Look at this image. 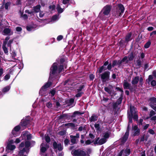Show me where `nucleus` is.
I'll return each instance as SVG.
<instances>
[{
	"label": "nucleus",
	"mask_w": 156,
	"mask_h": 156,
	"mask_svg": "<svg viewBox=\"0 0 156 156\" xmlns=\"http://www.w3.org/2000/svg\"><path fill=\"white\" fill-rule=\"evenodd\" d=\"M16 148V147L14 145H12L10 144H8L6 148V150H10L12 151L14 150Z\"/></svg>",
	"instance_id": "25"
},
{
	"label": "nucleus",
	"mask_w": 156,
	"mask_h": 156,
	"mask_svg": "<svg viewBox=\"0 0 156 156\" xmlns=\"http://www.w3.org/2000/svg\"><path fill=\"white\" fill-rule=\"evenodd\" d=\"M17 132L15 131L14 130H12V136H11V137L14 136L15 137H16L17 136Z\"/></svg>",
	"instance_id": "50"
},
{
	"label": "nucleus",
	"mask_w": 156,
	"mask_h": 156,
	"mask_svg": "<svg viewBox=\"0 0 156 156\" xmlns=\"http://www.w3.org/2000/svg\"><path fill=\"white\" fill-rule=\"evenodd\" d=\"M156 114V112L153 111V110H151L150 112L149 116L150 117H151L153 115ZM149 118V117H147L146 118V119H148Z\"/></svg>",
	"instance_id": "37"
},
{
	"label": "nucleus",
	"mask_w": 156,
	"mask_h": 156,
	"mask_svg": "<svg viewBox=\"0 0 156 156\" xmlns=\"http://www.w3.org/2000/svg\"><path fill=\"white\" fill-rule=\"evenodd\" d=\"M52 84V82L48 81L41 87L39 91V94L42 95L44 92L45 91L47 88L51 86Z\"/></svg>",
	"instance_id": "8"
},
{
	"label": "nucleus",
	"mask_w": 156,
	"mask_h": 156,
	"mask_svg": "<svg viewBox=\"0 0 156 156\" xmlns=\"http://www.w3.org/2000/svg\"><path fill=\"white\" fill-rule=\"evenodd\" d=\"M115 7L118 9L119 11L121 12L122 13H123L124 11L125 8L123 5L121 4H118L116 6H115Z\"/></svg>",
	"instance_id": "17"
},
{
	"label": "nucleus",
	"mask_w": 156,
	"mask_h": 156,
	"mask_svg": "<svg viewBox=\"0 0 156 156\" xmlns=\"http://www.w3.org/2000/svg\"><path fill=\"white\" fill-rule=\"evenodd\" d=\"M136 56V54L135 53L133 52H131L129 54L128 58V60H127L126 61V63H127L128 62L131 61L133 60L134 58Z\"/></svg>",
	"instance_id": "14"
},
{
	"label": "nucleus",
	"mask_w": 156,
	"mask_h": 156,
	"mask_svg": "<svg viewBox=\"0 0 156 156\" xmlns=\"http://www.w3.org/2000/svg\"><path fill=\"white\" fill-rule=\"evenodd\" d=\"M94 142V140H93L92 142L90 140H87L85 142V144L86 145H88L90 144L91 143L93 142Z\"/></svg>",
	"instance_id": "60"
},
{
	"label": "nucleus",
	"mask_w": 156,
	"mask_h": 156,
	"mask_svg": "<svg viewBox=\"0 0 156 156\" xmlns=\"http://www.w3.org/2000/svg\"><path fill=\"white\" fill-rule=\"evenodd\" d=\"M2 48L3 50L4 53L6 54H8V49L6 48V46H2Z\"/></svg>",
	"instance_id": "48"
},
{
	"label": "nucleus",
	"mask_w": 156,
	"mask_h": 156,
	"mask_svg": "<svg viewBox=\"0 0 156 156\" xmlns=\"http://www.w3.org/2000/svg\"><path fill=\"white\" fill-rule=\"evenodd\" d=\"M41 6L40 5H37L33 7V11L34 13H38L41 11Z\"/></svg>",
	"instance_id": "21"
},
{
	"label": "nucleus",
	"mask_w": 156,
	"mask_h": 156,
	"mask_svg": "<svg viewBox=\"0 0 156 156\" xmlns=\"http://www.w3.org/2000/svg\"><path fill=\"white\" fill-rule=\"evenodd\" d=\"M100 138L99 137H97L95 139V141H94V145L99 144L98 141L99 140Z\"/></svg>",
	"instance_id": "56"
},
{
	"label": "nucleus",
	"mask_w": 156,
	"mask_h": 156,
	"mask_svg": "<svg viewBox=\"0 0 156 156\" xmlns=\"http://www.w3.org/2000/svg\"><path fill=\"white\" fill-rule=\"evenodd\" d=\"M129 108L130 112L128 111H127L128 118L129 120V123H132V118L133 111H135V110L136 109V108L135 106H133L132 105L129 106Z\"/></svg>",
	"instance_id": "2"
},
{
	"label": "nucleus",
	"mask_w": 156,
	"mask_h": 156,
	"mask_svg": "<svg viewBox=\"0 0 156 156\" xmlns=\"http://www.w3.org/2000/svg\"><path fill=\"white\" fill-rule=\"evenodd\" d=\"M110 73L108 71H105L101 74L100 76L102 81L103 82L108 81L109 80L110 75Z\"/></svg>",
	"instance_id": "3"
},
{
	"label": "nucleus",
	"mask_w": 156,
	"mask_h": 156,
	"mask_svg": "<svg viewBox=\"0 0 156 156\" xmlns=\"http://www.w3.org/2000/svg\"><path fill=\"white\" fill-rule=\"evenodd\" d=\"M11 4L10 2H8L6 3L5 4V9L8 10V9L9 6H10Z\"/></svg>",
	"instance_id": "40"
},
{
	"label": "nucleus",
	"mask_w": 156,
	"mask_h": 156,
	"mask_svg": "<svg viewBox=\"0 0 156 156\" xmlns=\"http://www.w3.org/2000/svg\"><path fill=\"white\" fill-rule=\"evenodd\" d=\"M122 13L120 12L119 11L118 9L116 8L115 6H113V9H112V14L113 16H115L116 18L119 17L121 16L122 15Z\"/></svg>",
	"instance_id": "10"
},
{
	"label": "nucleus",
	"mask_w": 156,
	"mask_h": 156,
	"mask_svg": "<svg viewBox=\"0 0 156 156\" xmlns=\"http://www.w3.org/2000/svg\"><path fill=\"white\" fill-rule=\"evenodd\" d=\"M98 117L94 114H93L92 116L89 118V120L90 122H95L98 119Z\"/></svg>",
	"instance_id": "24"
},
{
	"label": "nucleus",
	"mask_w": 156,
	"mask_h": 156,
	"mask_svg": "<svg viewBox=\"0 0 156 156\" xmlns=\"http://www.w3.org/2000/svg\"><path fill=\"white\" fill-rule=\"evenodd\" d=\"M130 150L129 149H125L124 151L125 153L127 154L128 155H129L130 154Z\"/></svg>",
	"instance_id": "53"
},
{
	"label": "nucleus",
	"mask_w": 156,
	"mask_h": 156,
	"mask_svg": "<svg viewBox=\"0 0 156 156\" xmlns=\"http://www.w3.org/2000/svg\"><path fill=\"white\" fill-rule=\"evenodd\" d=\"M56 93V91L55 88H53L51 90L49 93V94H51V97H53L55 94Z\"/></svg>",
	"instance_id": "35"
},
{
	"label": "nucleus",
	"mask_w": 156,
	"mask_h": 156,
	"mask_svg": "<svg viewBox=\"0 0 156 156\" xmlns=\"http://www.w3.org/2000/svg\"><path fill=\"white\" fill-rule=\"evenodd\" d=\"M123 96L120 95V97L115 102L119 105L121 104L122 103Z\"/></svg>",
	"instance_id": "29"
},
{
	"label": "nucleus",
	"mask_w": 156,
	"mask_h": 156,
	"mask_svg": "<svg viewBox=\"0 0 156 156\" xmlns=\"http://www.w3.org/2000/svg\"><path fill=\"white\" fill-rule=\"evenodd\" d=\"M151 86L154 87L156 85V81L155 80H153L151 83Z\"/></svg>",
	"instance_id": "59"
},
{
	"label": "nucleus",
	"mask_w": 156,
	"mask_h": 156,
	"mask_svg": "<svg viewBox=\"0 0 156 156\" xmlns=\"http://www.w3.org/2000/svg\"><path fill=\"white\" fill-rule=\"evenodd\" d=\"M94 127H95L97 131L100 130V127L99 124H94Z\"/></svg>",
	"instance_id": "49"
},
{
	"label": "nucleus",
	"mask_w": 156,
	"mask_h": 156,
	"mask_svg": "<svg viewBox=\"0 0 156 156\" xmlns=\"http://www.w3.org/2000/svg\"><path fill=\"white\" fill-rule=\"evenodd\" d=\"M74 101V99L73 98H71L65 101V103L68 106H72Z\"/></svg>",
	"instance_id": "19"
},
{
	"label": "nucleus",
	"mask_w": 156,
	"mask_h": 156,
	"mask_svg": "<svg viewBox=\"0 0 156 156\" xmlns=\"http://www.w3.org/2000/svg\"><path fill=\"white\" fill-rule=\"evenodd\" d=\"M107 140H105V139L104 138H101L98 141V143L99 145H102L105 144Z\"/></svg>",
	"instance_id": "32"
},
{
	"label": "nucleus",
	"mask_w": 156,
	"mask_h": 156,
	"mask_svg": "<svg viewBox=\"0 0 156 156\" xmlns=\"http://www.w3.org/2000/svg\"><path fill=\"white\" fill-rule=\"evenodd\" d=\"M45 140L47 143H49L51 141L50 138L48 134H45L44 136Z\"/></svg>",
	"instance_id": "33"
},
{
	"label": "nucleus",
	"mask_w": 156,
	"mask_h": 156,
	"mask_svg": "<svg viewBox=\"0 0 156 156\" xmlns=\"http://www.w3.org/2000/svg\"><path fill=\"white\" fill-rule=\"evenodd\" d=\"M84 113V112H79V111H75L73 113L72 115L70 114V118H75L77 115H83Z\"/></svg>",
	"instance_id": "18"
},
{
	"label": "nucleus",
	"mask_w": 156,
	"mask_h": 156,
	"mask_svg": "<svg viewBox=\"0 0 156 156\" xmlns=\"http://www.w3.org/2000/svg\"><path fill=\"white\" fill-rule=\"evenodd\" d=\"M31 145L30 142L28 140L26 141L25 143V147L26 148H28Z\"/></svg>",
	"instance_id": "39"
},
{
	"label": "nucleus",
	"mask_w": 156,
	"mask_h": 156,
	"mask_svg": "<svg viewBox=\"0 0 156 156\" xmlns=\"http://www.w3.org/2000/svg\"><path fill=\"white\" fill-rule=\"evenodd\" d=\"M148 101L149 102V105L151 103L152 105H154V103H156V98L154 97H151L148 100Z\"/></svg>",
	"instance_id": "23"
},
{
	"label": "nucleus",
	"mask_w": 156,
	"mask_h": 156,
	"mask_svg": "<svg viewBox=\"0 0 156 156\" xmlns=\"http://www.w3.org/2000/svg\"><path fill=\"white\" fill-rule=\"evenodd\" d=\"M20 126H21L20 125V124L16 126L13 129V130H15V131L16 132H18L20 131Z\"/></svg>",
	"instance_id": "44"
},
{
	"label": "nucleus",
	"mask_w": 156,
	"mask_h": 156,
	"mask_svg": "<svg viewBox=\"0 0 156 156\" xmlns=\"http://www.w3.org/2000/svg\"><path fill=\"white\" fill-rule=\"evenodd\" d=\"M53 148L56 153H57V149L59 151H61L63 149V147L62 146V144L61 143L58 144L55 141H54L53 142Z\"/></svg>",
	"instance_id": "7"
},
{
	"label": "nucleus",
	"mask_w": 156,
	"mask_h": 156,
	"mask_svg": "<svg viewBox=\"0 0 156 156\" xmlns=\"http://www.w3.org/2000/svg\"><path fill=\"white\" fill-rule=\"evenodd\" d=\"M104 90L105 91L107 92L109 94H112V90L108 87H105L104 88Z\"/></svg>",
	"instance_id": "42"
},
{
	"label": "nucleus",
	"mask_w": 156,
	"mask_h": 156,
	"mask_svg": "<svg viewBox=\"0 0 156 156\" xmlns=\"http://www.w3.org/2000/svg\"><path fill=\"white\" fill-rule=\"evenodd\" d=\"M110 134L108 132H106L104 135V138L106 140L110 136Z\"/></svg>",
	"instance_id": "45"
},
{
	"label": "nucleus",
	"mask_w": 156,
	"mask_h": 156,
	"mask_svg": "<svg viewBox=\"0 0 156 156\" xmlns=\"http://www.w3.org/2000/svg\"><path fill=\"white\" fill-rule=\"evenodd\" d=\"M95 78V76L93 74H90L89 75V79L90 81L93 80Z\"/></svg>",
	"instance_id": "62"
},
{
	"label": "nucleus",
	"mask_w": 156,
	"mask_h": 156,
	"mask_svg": "<svg viewBox=\"0 0 156 156\" xmlns=\"http://www.w3.org/2000/svg\"><path fill=\"white\" fill-rule=\"evenodd\" d=\"M79 134L76 133V136L70 135V137L71 138V142L72 144H75L77 143L76 142V139L79 138Z\"/></svg>",
	"instance_id": "13"
},
{
	"label": "nucleus",
	"mask_w": 156,
	"mask_h": 156,
	"mask_svg": "<svg viewBox=\"0 0 156 156\" xmlns=\"http://www.w3.org/2000/svg\"><path fill=\"white\" fill-rule=\"evenodd\" d=\"M112 67H114L112 64L111 63H109V62L108 61V64L107 66V69H108V70L110 71Z\"/></svg>",
	"instance_id": "41"
},
{
	"label": "nucleus",
	"mask_w": 156,
	"mask_h": 156,
	"mask_svg": "<svg viewBox=\"0 0 156 156\" xmlns=\"http://www.w3.org/2000/svg\"><path fill=\"white\" fill-rule=\"evenodd\" d=\"M11 54H12L11 56L12 58L14 59H15V57L16 55V53L14 51H12V53Z\"/></svg>",
	"instance_id": "61"
},
{
	"label": "nucleus",
	"mask_w": 156,
	"mask_h": 156,
	"mask_svg": "<svg viewBox=\"0 0 156 156\" xmlns=\"http://www.w3.org/2000/svg\"><path fill=\"white\" fill-rule=\"evenodd\" d=\"M72 154L74 156H86V152L80 149L73 150L71 152Z\"/></svg>",
	"instance_id": "4"
},
{
	"label": "nucleus",
	"mask_w": 156,
	"mask_h": 156,
	"mask_svg": "<svg viewBox=\"0 0 156 156\" xmlns=\"http://www.w3.org/2000/svg\"><path fill=\"white\" fill-rule=\"evenodd\" d=\"M131 86V84L126 81L124 82L123 83V87L125 89H128Z\"/></svg>",
	"instance_id": "26"
},
{
	"label": "nucleus",
	"mask_w": 156,
	"mask_h": 156,
	"mask_svg": "<svg viewBox=\"0 0 156 156\" xmlns=\"http://www.w3.org/2000/svg\"><path fill=\"white\" fill-rule=\"evenodd\" d=\"M143 80L142 77L140 78L139 76H136L133 78L131 83L132 85H135L137 84L139 82L140 85L142 86L143 84Z\"/></svg>",
	"instance_id": "5"
},
{
	"label": "nucleus",
	"mask_w": 156,
	"mask_h": 156,
	"mask_svg": "<svg viewBox=\"0 0 156 156\" xmlns=\"http://www.w3.org/2000/svg\"><path fill=\"white\" fill-rule=\"evenodd\" d=\"M111 9V6L109 5H107L103 8L102 10L103 13L105 16H108L110 12Z\"/></svg>",
	"instance_id": "11"
},
{
	"label": "nucleus",
	"mask_w": 156,
	"mask_h": 156,
	"mask_svg": "<svg viewBox=\"0 0 156 156\" xmlns=\"http://www.w3.org/2000/svg\"><path fill=\"white\" fill-rule=\"evenodd\" d=\"M47 149L46 147H42L40 149L42 153H45L47 151Z\"/></svg>",
	"instance_id": "55"
},
{
	"label": "nucleus",
	"mask_w": 156,
	"mask_h": 156,
	"mask_svg": "<svg viewBox=\"0 0 156 156\" xmlns=\"http://www.w3.org/2000/svg\"><path fill=\"white\" fill-rule=\"evenodd\" d=\"M127 58L128 57L126 56H125L121 60L117 61V65H118L119 67H121L122 63L126 61L127 59Z\"/></svg>",
	"instance_id": "22"
},
{
	"label": "nucleus",
	"mask_w": 156,
	"mask_h": 156,
	"mask_svg": "<svg viewBox=\"0 0 156 156\" xmlns=\"http://www.w3.org/2000/svg\"><path fill=\"white\" fill-rule=\"evenodd\" d=\"M85 87L84 83H83L80 85L78 88L77 89V91L78 92H80L82 91V90Z\"/></svg>",
	"instance_id": "30"
},
{
	"label": "nucleus",
	"mask_w": 156,
	"mask_h": 156,
	"mask_svg": "<svg viewBox=\"0 0 156 156\" xmlns=\"http://www.w3.org/2000/svg\"><path fill=\"white\" fill-rule=\"evenodd\" d=\"M136 109L135 110V111H133V118L134 120L137 121L138 120V116L136 114Z\"/></svg>",
	"instance_id": "27"
},
{
	"label": "nucleus",
	"mask_w": 156,
	"mask_h": 156,
	"mask_svg": "<svg viewBox=\"0 0 156 156\" xmlns=\"http://www.w3.org/2000/svg\"><path fill=\"white\" fill-rule=\"evenodd\" d=\"M25 152H26L27 153L29 152V150H27L25 148H23L22 150H20L19 152L20 154L21 155H23L24 153Z\"/></svg>",
	"instance_id": "31"
},
{
	"label": "nucleus",
	"mask_w": 156,
	"mask_h": 156,
	"mask_svg": "<svg viewBox=\"0 0 156 156\" xmlns=\"http://www.w3.org/2000/svg\"><path fill=\"white\" fill-rule=\"evenodd\" d=\"M129 136V134L125 133L123 136L120 139V140L121 141V143L122 144H124L126 141L128 139Z\"/></svg>",
	"instance_id": "15"
},
{
	"label": "nucleus",
	"mask_w": 156,
	"mask_h": 156,
	"mask_svg": "<svg viewBox=\"0 0 156 156\" xmlns=\"http://www.w3.org/2000/svg\"><path fill=\"white\" fill-rule=\"evenodd\" d=\"M3 33L4 34V35H12L13 34V32H12L11 34L10 33L11 32V30L10 29L6 28H5L3 30Z\"/></svg>",
	"instance_id": "20"
},
{
	"label": "nucleus",
	"mask_w": 156,
	"mask_h": 156,
	"mask_svg": "<svg viewBox=\"0 0 156 156\" xmlns=\"http://www.w3.org/2000/svg\"><path fill=\"white\" fill-rule=\"evenodd\" d=\"M46 106L48 108H51L52 107V104L51 102H49L46 104Z\"/></svg>",
	"instance_id": "58"
},
{
	"label": "nucleus",
	"mask_w": 156,
	"mask_h": 156,
	"mask_svg": "<svg viewBox=\"0 0 156 156\" xmlns=\"http://www.w3.org/2000/svg\"><path fill=\"white\" fill-rule=\"evenodd\" d=\"M65 61V59L64 58H61L60 60V64H58L59 65H62L63 66V63Z\"/></svg>",
	"instance_id": "57"
},
{
	"label": "nucleus",
	"mask_w": 156,
	"mask_h": 156,
	"mask_svg": "<svg viewBox=\"0 0 156 156\" xmlns=\"http://www.w3.org/2000/svg\"><path fill=\"white\" fill-rule=\"evenodd\" d=\"M108 64V60L104 62L103 65L99 68L98 70L97 71L96 73H98L100 74L102 73L103 71H105L107 69V67H106V66H107Z\"/></svg>",
	"instance_id": "9"
},
{
	"label": "nucleus",
	"mask_w": 156,
	"mask_h": 156,
	"mask_svg": "<svg viewBox=\"0 0 156 156\" xmlns=\"http://www.w3.org/2000/svg\"><path fill=\"white\" fill-rule=\"evenodd\" d=\"M65 126H70L73 128H74L75 127V124L73 123H69L65 124Z\"/></svg>",
	"instance_id": "34"
},
{
	"label": "nucleus",
	"mask_w": 156,
	"mask_h": 156,
	"mask_svg": "<svg viewBox=\"0 0 156 156\" xmlns=\"http://www.w3.org/2000/svg\"><path fill=\"white\" fill-rule=\"evenodd\" d=\"M10 89V87L9 86H7L3 88L2 90V92L4 93L7 92Z\"/></svg>",
	"instance_id": "36"
},
{
	"label": "nucleus",
	"mask_w": 156,
	"mask_h": 156,
	"mask_svg": "<svg viewBox=\"0 0 156 156\" xmlns=\"http://www.w3.org/2000/svg\"><path fill=\"white\" fill-rule=\"evenodd\" d=\"M64 70V66L62 65H59L58 63H54L50 69L49 80H51L55 75L59 74Z\"/></svg>",
	"instance_id": "1"
},
{
	"label": "nucleus",
	"mask_w": 156,
	"mask_h": 156,
	"mask_svg": "<svg viewBox=\"0 0 156 156\" xmlns=\"http://www.w3.org/2000/svg\"><path fill=\"white\" fill-rule=\"evenodd\" d=\"M118 105L116 102L113 103L112 104V108L113 110H116Z\"/></svg>",
	"instance_id": "43"
},
{
	"label": "nucleus",
	"mask_w": 156,
	"mask_h": 156,
	"mask_svg": "<svg viewBox=\"0 0 156 156\" xmlns=\"http://www.w3.org/2000/svg\"><path fill=\"white\" fill-rule=\"evenodd\" d=\"M29 116L26 117V118H23L21 120L20 125L22 127H24L25 128L30 124V120L29 118Z\"/></svg>",
	"instance_id": "6"
},
{
	"label": "nucleus",
	"mask_w": 156,
	"mask_h": 156,
	"mask_svg": "<svg viewBox=\"0 0 156 156\" xmlns=\"http://www.w3.org/2000/svg\"><path fill=\"white\" fill-rule=\"evenodd\" d=\"M55 6L54 5H50L49 6V9H51L52 11L54 10L55 9Z\"/></svg>",
	"instance_id": "63"
},
{
	"label": "nucleus",
	"mask_w": 156,
	"mask_h": 156,
	"mask_svg": "<svg viewBox=\"0 0 156 156\" xmlns=\"http://www.w3.org/2000/svg\"><path fill=\"white\" fill-rule=\"evenodd\" d=\"M151 44V42L150 41L147 42L144 45V47L145 48H147L150 47Z\"/></svg>",
	"instance_id": "47"
},
{
	"label": "nucleus",
	"mask_w": 156,
	"mask_h": 156,
	"mask_svg": "<svg viewBox=\"0 0 156 156\" xmlns=\"http://www.w3.org/2000/svg\"><path fill=\"white\" fill-rule=\"evenodd\" d=\"M78 93H77L75 95V96L77 98H79L81 97L82 95L84 94V93L83 92H78Z\"/></svg>",
	"instance_id": "52"
},
{
	"label": "nucleus",
	"mask_w": 156,
	"mask_h": 156,
	"mask_svg": "<svg viewBox=\"0 0 156 156\" xmlns=\"http://www.w3.org/2000/svg\"><path fill=\"white\" fill-rule=\"evenodd\" d=\"M133 136H139L140 134V130L138 126L135 125L133 127Z\"/></svg>",
	"instance_id": "12"
},
{
	"label": "nucleus",
	"mask_w": 156,
	"mask_h": 156,
	"mask_svg": "<svg viewBox=\"0 0 156 156\" xmlns=\"http://www.w3.org/2000/svg\"><path fill=\"white\" fill-rule=\"evenodd\" d=\"M10 75L9 74H6L4 76V79L5 80H9L10 78Z\"/></svg>",
	"instance_id": "64"
},
{
	"label": "nucleus",
	"mask_w": 156,
	"mask_h": 156,
	"mask_svg": "<svg viewBox=\"0 0 156 156\" xmlns=\"http://www.w3.org/2000/svg\"><path fill=\"white\" fill-rule=\"evenodd\" d=\"M132 33L129 32L127 34L125 37V43H128V42L131 41L132 38Z\"/></svg>",
	"instance_id": "16"
},
{
	"label": "nucleus",
	"mask_w": 156,
	"mask_h": 156,
	"mask_svg": "<svg viewBox=\"0 0 156 156\" xmlns=\"http://www.w3.org/2000/svg\"><path fill=\"white\" fill-rule=\"evenodd\" d=\"M56 9L58 13H61L63 11V9L61 8L60 5L59 4H57Z\"/></svg>",
	"instance_id": "28"
},
{
	"label": "nucleus",
	"mask_w": 156,
	"mask_h": 156,
	"mask_svg": "<svg viewBox=\"0 0 156 156\" xmlns=\"http://www.w3.org/2000/svg\"><path fill=\"white\" fill-rule=\"evenodd\" d=\"M66 131L65 130H61L58 133V135L61 136H62L64 135H66Z\"/></svg>",
	"instance_id": "46"
},
{
	"label": "nucleus",
	"mask_w": 156,
	"mask_h": 156,
	"mask_svg": "<svg viewBox=\"0 0 156 156\" xmlns=\"http://www.w3.org/2000/svg\"><path fill=\"white\" fill-rule=\"evenodd\" d=\"M152 108H153L155 111L156 112V104H154L152 105L151 103L149 105Z\"/></svg>",
	"instance_id": "51"
},
{
	"label": "nucleus",
	"mask_w": 156,
	"mask_h": 156,
	"mask_svg": "<svg viewBox=\"0 0 156 156\" xmlns=\"http://www.w3.org/2000/svg\"><path fill=\"white\" fill-rule=\"evenodd\" d=\"M115 89L121 92V94L120 95H124V91L122 89H121L119 87H115Z\"/></svg>",
	"instance_id": "38"
},
{
	"label": "nucleus",
	"mask_w": 156,
	"mask_h": 156,
	"mask_svg": "<svg viewBox=\"0 0 156 156\" xmlns=\"http://www.w3.org/2000/svg\"><path fill=\"white\" fill-rule=\"evenodd\" d=\"M125 43V41L121 39L119 42V44L121 47H123L124 45V43Z\"/></svg>",
	"instance_id": "54"
}]
</instances>
